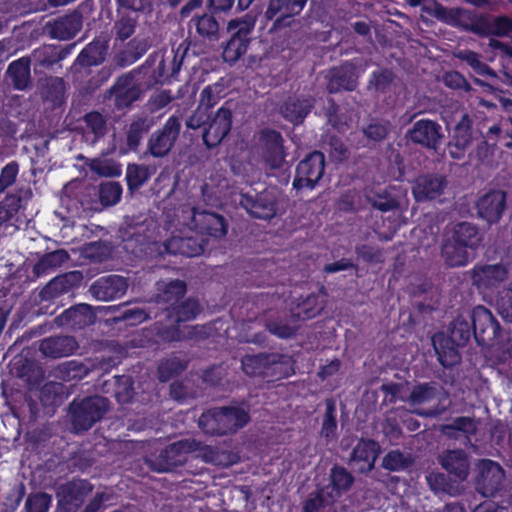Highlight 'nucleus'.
<instances>
[{
  "label": "nucleus",
  "instance_id": "obj_1",
  "mask_svg": "<svg viewBox=\"0 0 512 512\" xmlns=\"http://www.w3.org/2000/svg\"><path fill=\"white\" fill-rule=\"evenodd\" d=\"M207 238L200 237L195 231L191 230L185 236H172L165 242L148 241L145 236L138 235L126 241L125 248L130 250L135 257L151 263L149 268L165 267L163 263L165 255H181L192 258L200 256L206 245Z\"/></svg>",
  "mask_w": 512,
  "mask_h": 512
},
{
  "label": "nucleus",
  "instance_id": "obj_2",
  "mask_svg": "<svg viewBox=\"0 0 512 512\" xmlns=\"http://www.w3.org/2000/svg\"><path fill=\"white\" fill-rule=\"evenodd\" d=\"M250 421L249 412L240 406L213 407L204 411L198 420L203 433L224 436L236 433Z\"/></svg>",
  "mask_w": 512,
  "mask_h": 512
},
{
  "label": "nucleus",
  "instance_id": "obj_3",
  "mask_svg": "<svg viewBox=\"0 0 512 512\" xmlns=\"http://www.w3.org/2000/svg\"><path fill=\"white\" fill-rule=\"evenodd\" d=\"M255 17L246 14L227 23L229 39L223 46L222 58L225 63L235 64L246 52L252 39Z\"/></svg>",
  "mask_w": 512,
  "mask_h": 512
},
{
  "label": "nucleus",
  "instance_id": "obj_4",
  "mask_svg": "<svg viewBox=\"0 0 512 512\" xmlns=\"http://www.w3.org/2000/svg\"><path fill=\"white\" fill-rule=\"evenodd\" d=\"M109 409V401L102 396H88L80 401L74 399L69 405L71 424L75 432L89 430L100 421Z\"/></svg>",
  "mask_w": 512,
  "mask_h": 512
},
{
  "label": "nucleus",
  "instance_id": "obj_5",
  "mask_svg": "<svg viewBox=\"0 0 512 512\" xmlns=\"http://www.w3.org/2000/svg\"><path fill=\"white\" fill-rule=\"evenodd\" d=\"M194 442L183 439L171 443L145 457L146 465L154 472L163 473L173 471L182 466L187 460V454L194 450Z\"/></svg>",
  "mask_w": 512,
  "mask_h": 512
},
{
  "label": "nucleus",
  "instance_id": "obj_6",
  "mask_svg": "<svg viewBox=\"0 0 512 512\" xmlns=\"http://www.w3.org/2000/svg\"><path fill=\"white\" fill-rule=\"evenodd\" d=\"M325 165V156L321 151L314 150L308 153L295 168L293 189L314 190L324 175Z\"/></svg>",
  "mask_w": 512,
  "mask_h": 512
},
{
  "label": "nucleus",
  "instance_id": "obj_7",
  "mask_svg": "<svg viewBox=\"0 0 512 512\" xmlns=\"http://www.w3.org/2000/svg\"><path fill=\"white\" fill-rule=\"evenodd\" d=\"M474 330V339L479 346H492L501 334V326L492 312L483 305L467 312Z\"/></svg>",
  "mask_w": 512,
  "mask_h": 512
},
{
  "label": "nucleus",
  "instance_id": "obj_8",
  "mask_svg": "<svg viewBox=\"0 0 512 512\" xmlns=\"http://www.w3.org/2000/svg\"><path fill=\"white\" fill-rule=\"evenodd\" d=\"M239 203L253 218L269 221L278 210V198L273 190L264 189L258 193H241Z\"/></svg>",
  "mask_w": 512,
  "mask_h": 512
},
{
  "label": "nucleus",
  "instance_id": "obj_9",
  "mask_svg": "<svg viewBox=\"0 0 512 512\" xmlns=\"http://www.w3.org/2000/svg\"><path fill=\"white\" fill-rule=\"evenodd\" d=\"M308 0H269L264 17L273 23L269 29L271 33H277L291 26L295 16L304 9Z\"/></svg>",
  "mask_w": 512,
  "mask_h": 512
},
{
  "label": "nucleus",
  "instance_id": "obj_10",
  "mask_svg": "<svg viewBox=\"0 0 512 512\" xmlns=\"http://www.w3.org/2000/svg\"><path fill=\"white\" fill-rule=\"evenodd\" d=\"M475 490L483 497H494L502 488L505 472L502 466L490 459H482L477 467Z\"/></svg>",
  "mask_w": 512,
  "mask_h": 512
},
{
  "label": "nucleus",
  "instance_id": "obj_11",
  "mask_svg": "<svg viewBox=\"0 0 512 512\" xmlns=\"http://www.w3.org/2000/svg\"><path fill=\"white\" fill-rule=\"evenodd\" d=\"M326 304L327 293L323 288L316 292L301 294L290 302V316L296 322L312 320L322 313Z\"/></svg>",
  "mask_w": 512,
  "mask_h": 512
},
{
  "label": "nucleus",
  "instance_id": "obj_12",
  "mask_svg": "<svg viewBox=\"0 0 512 512\" xmlns=\"http://www.w3.org/2000/svg\"><path fill=\"white\" fill-rule=\"evenodd\" d=\"M233 112L229 102H225L204 126L202 139L209 149L217 147L230 133L232 128Z\"/></svg>",
  "mask_w": 512,
  "mask_h": 512
},
{
  "label": "nucleus",
  "instance_id": "obj_13",
  "mask_svg": "<svg viewBox=\"0 0 512 512\" xmlns=\"http://www.w3.org/2000/svg\"><path fill=\"white\" fill-rule=\"evenodd\" d=\"M181 130L179 117L172 115L161 129L154 131L148 141V151L155 158H162L171 151Z\"/></svg>",
  "mask_w": 512,
  "mask_h": 512
},
{
  "label": "nucleus",
  "instance_id": "obj_14",
  "mask_svg": "<svg viewBox=\"0 0 512 512\" xmlns=\"http://www.w3.org/2000/svg\"><path fill=\"white\" fill-rule=\"evenodd\" d=\"M92 491L93 485L88 480L74 478L58 487V504L65 512H76Z\"/></svg>",
  "mask_w": 512,
  "mask_h": 512
},
{
  "label": "nucleus",
  "instance_id": "obj_15",
  "mask_svg": "<svg viewBox=\"0 0 512 512\" xmlns=\"http://www.w3.org/2000/svg\"><path fill=\"white\" fill-rule=\"evenodd\" d=\"M508 269L501 263L476 264L471 270L472 284L481 293H493L507 279Z\"/></svg>",
  "mask_w": 512,
  "mask_h": 512
},
{
  "label": "nucleus",
  "instance_id": "obj_16",
  "mask_svg": "<svg viewBox=\"0 0 512 512\" xmlns=\"http://www.w3.org/2000/svg\"><path fill=\"white\" fill-rule=\"evenodd\" d=\"M425 10L438 21L451 27L460 28L466 32H470L469 28L476 22L478 13L475 10L461 7L448 8L437 1H434L431 9L426 8Z\"/></svg>",
  "mask_w": 512,
  "mask_h": 512
},
{
  "label": "nucleus",
  "instance_id": "obj_17",
  "mask_svg": "<svg viewBox=\"0 0 512 512\" xmlns=\"http://www.w3.org/2000/svg\"><path fill=\"white\" fill-rule=\"evenodd\" d=\"M259 139L266 165L274 170L281 169L287 155L282 134L275 129L265 128L260 131Z\"/></svg>",
  "mask_w": 512,
  "mask_h": 512
},
{
  "label": "nucleus",
  "instance_id": "obj_18",
  "mask_svg": "<svg viewBox=\"0 0 512 512\" xmlns=\"http://www.w3.org/2000/svg\"><path fill=\"white\" fill-rule=\"evenodd\" d=\"M380 452L377 441L361 438L351 451L349 465L357 473L368 474L374 469Z\"/></svg>",
  "mask_w": 512,
  "mask_h": 512
},
{
  "label": "nucleus",
  "instance_id": "obj_19",
  "mask_svg": "<svg viewBox=\"0 0 512 512\" xmlns=\"http://www.w3.org/2000/svg\"><path fill=\"white\" fill-rule=\"evenodd\" d=\"M128 289L127 279L116 274L97 278L90 285L88 292L98 301H113L121 298Z\"/></svg>",
  "mask_w": 512,
  "mask_h": 512
},
{
  "label": "nucleus",
  "instance_id": "obj_20",
  "mask_svg": "<svg viewBox=\"0 0 512 512\" xmlns=\"http://www.w3.org/2000/svg\"><path fill=\"white\" fill-rule=\"evenodd\" d=\"M447 185V178L443 174H422L415 179L412 194L417 202L436 200L444 194Z\"/></svg>",
  "mask_w": 512,
  "mask_h": 512
},
{
  "label": "nucleus",
  "instance_id": "obj_21",
  "mask_svg": "<svg viewBox=\"0 0 512 512\" xmlns=\"http://www.w3.org/2000/svg\"><path fill=\"white\" fill-rule=\"evenodd\" d=\"M408 136L413 143L436 151L443 137L442 127L436 121L420 119L408 131Z\"/></svg>",
  "mask_w": 512,
  "mask_h": 512
},
{
  "label": "nucleus",
  "instance_id": "obj_22",
  "mask_svg": "<svg viewBox=\"0 0 512 512\" xmlns=\"http://www.w3.org/2000/svg\"><path fill=\"white\" fill-rule=\"evenodd\" d=\"M192 224L200 237L221 238L227 234L228 224L225 218L215 212L198 211L193 208Z\"/></svg>",
  "mask_w": 512,
  "mask_h": 512
},
{
  "label": "nucleus",
  "instance_id": "obj_23",
  "mask_svg": "<svg viewBox=\"0 0 512 512\" xmlns=\"http://www.w3.org/2000/svg\"><path fill=\"white\" fill-rule=\"evenodd\" d=\"M469 29L471 33L480 37H507L512 33V18L499 15L491 22L487 14L477 13L476 22Z\"/></svg>",
  "mask_w": 512,
  "mask_h": 512
},
{
  "label": "nucleus",
  "instance_id": "obj_24",
  "mask_svg": "<svg viewBox=\"0 0 512 512\" xmlns=\"http://www.w3.org/2000/svg\"><path fill=\"white\" fill-rule=\"evenodd\" d=\"M476 209L479 218L488 224L498 223L506 209V193L501 190H490L481 196Z\"/></svg>",
  "mask_w": 512,
  "mask_h": 512
},
{
  "label": "nucleus",
  "instance_id": "obj_25",
  "mask_svg": "<svg viewBox=\"0 0 512 512\" xmlns=\"http://www.w3.org/2000/svg\"><path fill=\"white\" fill-rule=\"evenodd\" d=\"M356 68L354 60L345 61L332 68L329 72L327 91L330 94L354 91L358 85Z\"/></svg>",
  "mask_w": 512,
  "mask_h": 512
},
{
  "label": "nucleus",
  "instance_id": "obj_26",
  "mask_svg": "<svg viewBox=\"0 0 512 512\" xmlns=\"http://www.w3.org/2000/svg\"><path fill=\"white\" fill-rule=\"evenodd\" d=\"M96 320V314L89 304H77L64 310L56 317V323L70 330H82L93 325Z\"/></svg>",
  "mask_w": 512,
  "mask_h": 512
},
{
  "label": "nucleus",
  "instance_id": "obj_27",
  "mask_svg": "<svg viewBox=\"0 0 512 512\" xmlns=\"http://www.w3.org/2000/svg\"><path fill=\"white\" fill-rule=\"evenodd\" d=\"M110 94L114 97L115 107L123 110L140 99L142 90L138 84L133 82L131 74H123L111 86Z\"/></svg>",
  "mask_w": 512,
  "mask_h": 512
},
{
  "label": "nucleus",
  "instance_id": "obj_28",
  "mask_svg": "<svg viewBox=\"0 0 512 512\" xmlns=\"http://www.w3.org/2000/svg\"><path fill=\"white\" fill-rule=\"evenodd\" d=\"M82 279V273L76 270L58 275L43 287L40 291V297L44 301H53L61 295L78 288Z\"/></svg>",
  "mask_w": 512,
  "mask_h": 512
},
{
  "label": "nucleus",
  "instance_id": "obj_29",
  "mask_svg": "<svg viewBox=\"0 0 512 512\" xmlns=\"http://www.w3.org/2000/svg\"><path fill=\"white\" fill-rule=\"evenodd\" d=\"M82 28V16L73 12L60 16L45 25V32L53 39L70 40L74 38Z\"/></svg>",
  "mask_w": 512,
  "mask_h": 512
},
{
  "label": "nucleus",
  "instance_id": "obj_30",
  "mask_svg": "<svg viewBox=\"0 0 512 512\" xmlns=\"http://www.w3.org/2000/svg\"><path fill=\"white\" fill-rule=\"evenodd\" d=\"M472 140L473 120L465 113L454 127L452 138L448 144L451 157L457 160L463 158Z\"/></svg>",
  "mask_w": 512,
  "mask_h": 512
},
{
  "label": "nucleus",
  "instance_id": "obj_31",
  "mask_svg": "<svg viewBox=\"0 0 512 512\" xmlns=\"http://www.w3.org/2000/svg\"><path fill=\"white\" fill-rule=\"evenodd\" d=\"M75 43L62 45L43 44L32 52V58L36 67L52 68L70 55L75 48Z\"/></svg>",
  "mask_w": 512,
  "mask_h": 512
},
{
  "label": "nucleus",
  "instance_id": "obj_32",
  "mask_svg": "<svg viewBox=\"0 0 512 512\" xmlns=\"http://www.w3.org/2000/svg\"><path fill=\"white\" fill-rule=\"evenodd\" d=\"M202 312V306L198 299L188 297L181 302L178 301L173 305H169L162 310L164 320L174 323L189 322L197 318Z\"/></svg>",
  "mask_w": 512,
  "mask_h": 512
},
{
  "label": "nucleus",
  "instance_id": "obj_33",
  "mask_svg": "<svg viewBox=\"0 0 512 512\" xmlns=\"http://www.w3.org/2000/svg\"><path fill=\"white\" fill-rule=\"evenodd\" d=\"M108 49L109 45L107 40L100 37L94 38L80 51L74 61L73 68L80 65L85 68L86 72H90L88 68L101 65L105 61Z\"/></svg>",
  "mask_w": 512,
  "mask_h": 512
},
{
  "label": "nucleus",
  "instance_id": "obj_34",
  "mask_svg": "<svg viewBox=\"0 0 512 512\" xmlns=\"http://www.w3.org/2000/svg\"><path fill=\"white\" fill-rule=\"evenodd\" d=\"M78 349V343L72 336H50L41 340L39 350L50 358H61L72 355Z\"/></svg>",
  "mask_w": 512,
  "mask_h": 512
},
{
  "label": "nucleus",
  "instance_id": "obj_35",
  "mask_svg": "<svg viewBox=\"0 0 512 512\" xmlns=\"http://www.w3.org/2000/svg\"><path fill=\"white\" fill-rule=\"evenodd\" d=\"M295 361L292 356L282 353H269V361L265 371L266 382L286 379L295 373Z\"/></svg>",
  "mask_w": 512,
  "mask_h": 512
},
{
  "label": "nucleus",
  "instance_id": "obj_36",
  "mask_svg": "<svg viewBox=\"0 0 512 512\" xmlns=\"http://www.w3.org/2000/svg\"><path fill=\"white\" fill-rule=\"evenodd\" d=\"M189 27L195 29L197 38L202 42L213 43L220 39V25L212 12L193 15Z\"/></svg>",
  "mask_w": 512,
  "mask_h": 512
},
{
  "label": "nucleus",
  "instance_id": "obj_37",
  "mask_svg": "<svg viewBox=\"0 0 512 512\" xmlns=\"http://www.w3.org/2000/svg\"><path fill=\"white\" fill-rule=\"evenodd\" d=\"M432 345L439 363L445 367H453L461 360L456 341L443 333L435 334L432 337Z\"/></svg>",
  "mask_w": 512,
  "mask_h": 512
},
{
  "label": "nucleus",
  "instance_id": "obj_38",
  "mask_svg": "<svg viewBox=\"0 0 512 512\" xmlns=\"http://www.w3.org/2000/svg\"><path fill=\"white\" fill-rule=\"evenodd\" d=\"M314 106L311 97L290 96L281 107L283 117L294 125L301 124Z\"/></svg>",
  "mask_w": 512,
  "mask_h": 512
},
{
  "label": "nucleus",
  "instance_id": "obj_39",
  "mask_svg": "<svg viewBox=\"0 0 512 512\" xmlns=\"http://www.w3.org/2000/svg\"><path fill=\"white\" fill-rule=\"evenodd\" d=\"M441 466L459 481L466 480L469 474L468 456L463 450H449L440 459Z\"/></svg>",
  "mask_w": 512,
  "mask_h": 512
},
{
  "label": "nucleus",
  "instance_id": "obj_40",
  "mask_svg": "<svg viewBox=\"0 0 512 512\" xmlns=\"http://www.w3.org/2000/svg\"><path fill=\"white\" fill-rule=\"evenodd\" d=\"M158 302L173 305L183 299L187 292V284L184 280L171 279L156 283Z\"/></svg>",
  "mask_w": 512,
  "mask_h": 512
},
{
  "label": "nucleus",
  "instance_id": "obj_41",
  "mask_svg": "<svg viewBox=\"0 0 512 512\" xmlns=\"http://www.w3.org/2000/svg\"><path fill=\"white\" fill-rule=\"evenodd\" d=\"M448 237L453 243H459L471 251H475L482 240L478 228L468 222L457 223Z\"/></svg>",
  "mask_w": 512,
  "mask_h": 512
},
{
  "label": "nucleus",
  "instance_id": "obj_42",
  "mask_svg": "<svg viewBox=\"0 0 512 512\" xmlns=\"http://www.w3.org/2000/svg\"><path fill=\"white\" fill-rule=\"evenodd\" d=\"M69 253L65 249H57L52 252L45 253L34 264L32 272L35 277L39 278L54 272L69 260Z\"/></svg>",
  "mask_w": 512,
  "mask_h": 512
},
{
  "label": "nucleus",
  "instance_id": "obj_43",
  "mask_svg": "<svg viewBox=\"0 0 512 512\" xmlns=\"http://www.w3.org/2000/svg\"><path fill=\"white\" fill-rule=\"evenodd\" d=\"M83 135L91 143L102 139L108 131L107 119L98 111H90L83 116Z\"/></svg>",
  "mask_w": 512,
  "mask_h": 512
},
{
  "label": "nucleus",
  "instance_id": "obj_44",
  "mask_svg": "<svg viewBox=\"0 0 512 512\" xmlns=\"http://www.w3.org/2000/svg\"><path fill=\"white\" fill-rule=\"evenodd\" d=\"M30 66L29 57H21L8 65L6 73L15 89L22 91L29 86L31 82Z\"/></svg>",
  "mask_w": 512,
  "mask_h": 512
},
{
  "label": "nucleus",
  "instance_id": "obj_45",
  "mask_svg": "<svg viewBox=\"0 0 512 512\" xmlns=\"http://www.w3.org/2000/svg\"><path fill=\"white\" fill-rule=\"evenodd\" d=\"M153 126V121L146 115L133 118L126 132V144L132 151H136L143 137Z\"/></svg>",
  "mask_w": 512,
  "mask_h": 512
},
{
  "label": "nucleus",
  "instance_id": "obj_46",
  "mask_svg": "<svg viewBox=\"0 0 512 512\" xmlns=\"http://www.w3.org/2000/svg\"><path fill=\"white\" fill-rule=\"evenodd\" d=\"M469 248L462 247L459 243H453L452 239L447 237L442 245L441 254L445 263L450 267L465 266L470 259Z\"/></svg>",
  "mask_w": 512,
  "mask_h": 512
},
{
  "label": "nucleus",
  "instance_id": "obj_47",
  "mask_svg": "<svg viewBox=\"0 0 512 512\" xmlns=\"http://www.w3.org/2000/svg\"><path fill=\"white\" fill-rule=\"evenodd\" d=\"M471 321L468 313L458 314L449 327V337L456 341L458 346H466L471 337L474 338V330L470 326Z\"/></svg>",
  "mask_w": 512,
  "mask_h": 512
},
{
  "label": "nucleus",
  "instance_id": "obj_48",
  "mask_svg": "<svg viewBox=\"0 0 512 512\" xmlns=\"http://www.w3.org/2000/svg\"><path fill=\"white\" fill-rule=\"evenodd\" d=\"M188 367V362L178 356L172 355L162 359L157 367V376L160 382H168L179 376Z\"/></svg>",
  "mask_w": 512,
  "mask_h": 512
},
{
  "label": "nucleus",
  "instance_id": "obj_49",
  "mask_svg": "<svg viewBox=\"0 0 512 512\" xmlns=\"http://www.w3.org/2000/svg\"><path fill=\"white\" fill-rule=\"evenodd\" d=\"M268 361L269 353L246 354L241 358V367L247 376L258 377L264 380Z\"/></svg>",
  "mask_w": 512,
  "mask_h": 512
},
{
  "label": "nucleus",
  "instance_id": "obj_50",
  "mask_svg": "<svg viewBox=\"0 0 512 512\" xmlns=\"http://www.w3.org/2000/svg\"><path fill=\"white\" fill-rule=\"evenodd\" d=\"M21 201L20 195L12 193L0 203V233H6L12 226V219L21 208Z\"/></svg>",
  "mask_w": 512,
  "mask_h": 512
},
{
  "label": "nucleus",
  "instance_id": "obj_51",
  "mask_svg": "<svg viewBox=\"0 0 512 512\" xmlns=\"http://www.w3.org/2000/svg\"><path fill=\"white\" fill-rule=\"evenodd\" d=\"M477 431L473 418L467 416H459L452 420L451 423L442 426V432L448 438H457V433H461L470 440Z\"/></svg>",
  "mask_w": 512,
  "mask_h": 512
},
{
  "label": "nucleus",
  "instance_id": "obj_52",
  "mask_svg": "<svg viewBox=\"0 0 512 512\" xmlns=\"http://www.w3.org/2000/svg\"><path fill=\"white\" fill-rule=\"evenodd\" d=\"M332 492L339 497L347 492L354 483L353 475L343 466L335 464L329 474Z\"/></svg>",
  "mask_w": 512,
  "mask_h": 512
},
{
  "label": "nucleus",
  "instance_id": "obj_53",
  "mask_svg": "<svg viewBox=\"0 0 512 512\" xmlns=\"http://www.w3.org/2000/svg\"><path fill=\"white\" fill-rule=\"evenodd\" d=\"M426 480L429 488L435 494H447L450 496L457 494V482L444 473L432 472L426 477Z\"/></svg>",
  "mask_w": 512,
  "mask_h": 512
},
{
  "label": "nucleus",
  "instance_id": "obj_54",
  "mask_svg": "<svg viewBox=\"0 0 512 512\" xmlns=\"http://www.w3.org/2000/svg\"><path fill=\"white\" fill-rule=\"evenodd\" d=\"M149 178L150 172L147 166L136 163L127 165L125 180L130 193L139 190Z\"/></svg>",
  "mask_w": 512,
  "mask_h": 512
},
{
  "label": "nucleus",
  "instance_id": "obj_55",
  "mask_svg": "<svg viewBox=\"0 0 512 512\" xmlns=\"http://www.w3.org/2000/svg\"><path fill=\"white\" fill-rule=\"evenodd\" d=\"M413 464L410 454L398 449L388 451L382 459V467L390 472H400L408 469Z\"/></svg>",
  "mask_w": 512,
  "mask_h": 512
},
{
  "label": "nucleus",
  "instance_id": "obj_56",
  "mask_svg": "<svg viewBox=\"0 0 512 512\" xmlns=\"http://www.w3.org/2000/svg\"><path fill=\"white\" fill-rule=\"evenodd\" d=\"M89 368L78 360H69L61 363L57 369V376L65 381L82 380L89 374Z\"/></svg>",
  "mask_w": 512,
  "mask_h": 512
},
{
  "label": "nucleus",
  "instance_id": "obj_57",
  "mask_svg": "<svg viewBox=\"0 0 512 512\" xmlns=\"http://www.w3.org/2000/svg\"><path fill=\"white\" fill-rule=\"evenodd\" d=\"M123 189L119 182L104 181L98 188L99 202L104 207H111L120 202Z\"/></svg>",
  "mask_w": 512,
  "mask_h": 512
},
{
  "label": "nucleus",
  "instance_id": "obj_58",
  "mask_svg": "<svg viewBox=\"0 0 512 512\" xmlns=\"http://www.w3.org/2000/svg\"><path fill=\"white\" fill-rule=\"evenodd\" d=\"M390 131V122L379 119H372L367 125L362 127V133L368 142L376 144L388 136Z\"/></svg>",
  "mask_w": 512,
  "mask_h": 512
},
{
  "label": "nucleus",
  "instance_id": "obj_59",
  "mask_svg": "<svg viewBox=\"0 0 512 512\" xmlns=\"http://www.w3.org/2000/svg\"><path fill=\"white\" fill-rule=\"evenodd\" d=\"M320 434L327 442L333 440L337 435L336 406L333 399L326 400V409Z\"/></svg>",
  "mask_w": 512,
  "mask_h": 512
},
{
  "label": "nucleus",
  "instance_id": "obj_60",
  "mask_svg": "<svg viewBox=\"0 0 512 512\" xmlns=\"http://www.w3.org/2000/svg\"><path fill=\"white\" fill-rule=\"evenodd\" d=\"M437 384L434 382L419 383L412 388L409 400L413 405L429 403L437 397Z\"/></svg>",
  "mask_w": 512,
  "mask_h": 512
},
{
  "label": "nucleus",
  "instance_id": "obj_61",
  "mask_svg": "<svg viewBox=\"0 0 512 512\" xmlns=\"http://www.w3.org/2000/svg\"><path fill=\"white\" fill-rule=\"evenodd\" d=\"M179 323L165 320V323L161 320L157 321L153 325V331L161 341L171 343L181 339V330Z\"/></svg>",
  "mask_w": 512,
  "mask_h": 512
},
{
  "label": "nucleus",
  "instance_id": "obj_62",
  "mask_svg": "<svg viewBox=\"0 0 512 512\" xmlns=\"http://www.w3.org/2000/svg\"><path fill=\"white\" fill-rule=\"evenodd\" d=\"M204 458L207 462L221 467H229L238 460L235 453L223 451L217 447H208L204 452Z\"/></svg>",
  "mask_w": 512,
  "mask_h": 512
},
{
  "label": "nucleus",
  "instance_id": "obj_63",
  "mask_svg": "<svg viewBox=\"0 0 512 512\" xmlns=\"http://www.w3.org/2000/svg\"><path fill=\"white\" fill-rule=\"evenodd\" d=\"M115 382V398L118 403H130L134 397V382L130 376H116Z\"/></svg>",
  "mask_w": 512,
  "mask_h": 512
},
{
  "label": "nucleus",
  "instance_id": "obj_64",
  "mask_svg": "<svg viewBox=\"0 0 512 512\" xmlns=\"http://www.w3.org/2000/svg\"><path fill=\"white\" fill-rule=\"evenodd\" d=\"M52 500V496L46 492L31 493L25 501V512H48Z\"/></svg>",
  "mask_w": 512,
  "mask_h": 512
}]
</instances>
